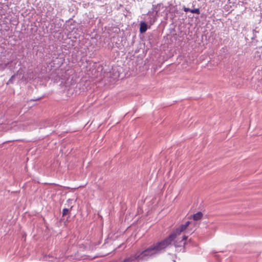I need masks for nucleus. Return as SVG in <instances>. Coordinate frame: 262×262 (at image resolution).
<instances>
[{"label": "nucleus", "instance_id": "nucleus-1", "mask_svg": "<svg viewBox=\"0 0 262 262\" xmlns=\"http://www.w3.org/2000/svg\"><path fill=\"white\" fill-rule=\"evenodd\" d=\"M63 43L61 46V49L62 52L61 54L65 55H69L72 52L73 47L77 44V42L76 40L69 38L68 41L63 42Z\"/></svg>", "mask_w": 262, "mask_h": 262}, {"label": "nucleus", "instance_id": "nucleus-2", "mask_svg": "<svg viewBox=\"0 0 262 262\" xmlns=\"http://www.w3.org/2000/svg\"><path fill=\"white\" fill-rule=\"evenodd\" d=\"M187 227L184 226V224H181L178 228H177L174 230L169 235L167 236V238L172 243V242L176 239L178 235L181 234V233L184 231L186 229Z\"/></svg>", "mask_w": 262, "mask_h": 262}, {"label": "nucleus", "instance_id": "nucleus-3", "mask_svg": "<svg viewBox=\"0 0 262 262\" xmlns=\"http://www.w3.org/2000/svg\"><path fill=\"white\" fill-rule=\"evenodd\" d=\"M188 238V236L186 235H183L182 237V239L181 241H178V239L176 240V239L172 241L173 242V245L176 247H181L182 248V252H185V246L187 245L188 243L191 242V239H190L188 241H187V239Z\"/></svg>", "mask_w": 262, "mask_h": 262}, {"label": "nucleus", "instance_id": "nucleus-4", "mask_svg": "<svg viewBox=\"0 0 262 262\" xmlns=\"http://www.w3.org/2000/svg\"><path fill=\"white\" fill-rule=\"evenodd\" d=\"M159 17L154 12L149 10L144 17V19L149 23L150 25H152L157 20Z\"/></svg>", "mask_w": 262, "mask_h": 262}, {"label": "nucleus", "instance_id": "nucleus-5", "mask_svg": "<svg viewBox=\"0 0 262 262\" xmlns=\"http://www.w3.org/2000/svg\"><path fill=\"white\" fill-rule=\"evenodd\" d=\"M64 56L63 54L58 53H54L52 55V61L54 64H56L57 67L60 66L64 60Z\"/></svg>", "mask_w": 262, "mask_h": 262}, {"label": "nucleus", "instance_id": "nucleus-6", "mask_svg": "<svg viewBox=\"0 0 262 262\" xmlns=\"http://www.w3.org/2000/svg\"><path fill=\"white\" fill-rule=\"evenodd\" d=\"M178 13V10L177 6H171L166 11L164 18L165 19H167L168 14H169L170 19L173 21L174 19L176 17V13ZM171 25H173V22L171 23Z\"/></svg>", "mask_w": 262, "mask_h": 262}, {"label": "nucleus", "instance_id": "nucleus-7", "mask_svg": "<svg viewBox=\"0 0 262 262\" xmlns=\"http://www.w3.org/2000/svg\"><path fill=\"white\" fill-rule=\"evenodd\" d=\"M259 33L258 31H256L255 29H253L250 32H248L247 36L245 37V39L249 40V37L251 38V40L253 42H257L258 41L257 34Z\"/></svg>", "mask_w": 262, "mask_h": 262}, {"label": "nucleus", "instance_id": "nucleus-8", "mask_svg": "<svg viewBox=\"0 0 262 262\" xmlns=\"http://www.w3.org/2000/svg\"><path fill=\"white\" fill-rule=\"evenodd\" d=\"M154 12L155 14L159 16L161 14V11H164L165 10V7L162 3H159L157 5H152V9L151 10Z\"/></svg>", "mask_w": 262, "mask_h": 262}, {"label": "nucleus", "instance_id": "nucleus-9", "mask_svg": "<svg viewBox=\"0 0 262 262\" xmlns=\"http://www.w3.org/2000/svg\"><path fill=\"white\" fill-rule=\"evenodd\" d=\"M80 46L79 44H76L75 46L73 47V49L71 52V56L72 58L77 59V57L79 56V52H80Z\"/></svg>", "mask_w": 262, "mask_h": 262}, {"label": "nucleus", "instance_id": "nucleus-10", "mask_svg": "<svg viewBox=\"0 0 262 262\" xmlns=\"http://www.w3.org/2000/svg\"><path fill=\"white\" fill-rule=\"evenodd\" d=\"M146 21L142 20L139 24V32L141 34L145 33L148 29V25Z\"/></svg>", "mask_w": 262, "mask_h": 262}, {"label": "nucleus", "instance_id": "nucleus-11", "mask_svg": "<svg viewBox=\"0 0 262 262\" xmlns=\"http://www.w3.org/2000/svg\"><path fill=\"white\" fill-rule=\"evenodd\" d=\"M203 216V213L201 211H198L196 213H194L192 215V219L194 221H198L202 219Z\"/></svg>", "mask_w": 262, "mask_h": 262}, {"label": "nucleus", "instance_id": "nucleus-12", "mask_svg": "<svg viewBox=\"0 0 262 262\" xmlns=\"http://www.w3.org/2000/svg\"><path fill=\"white\" fill-rule=\"evenodd\" d=\"M67 23V26H68V29H67V30H69V31H73L75 29V26L73 24V23H74L75 21H73L72 22V21L69 20Z\"/></svg>", "mask_w": 262, "mask_h": 262}, {"label": "nucleus", "instance_id": "nucleus-13", "mask_svg": "<svg viewBox=\"0 0 262 262\" xmlns=\"http://www.w3.org/2000/svg\"><path fill=\"white\" fill-rule=\"evenodd\" d=\"M46 16L48 17L50 20H53L55 17L56 16V13L54 12L50 13L49 11H48L46 13Z\"/></svg>", "mask_w": 262, "mask_h": 262}, {"label": "nucleus", "instance_id": "nucleus-14", "mask_svg": "<svg viewBox=\"0 0 262 262\" xmlns=\"http://www.w3.org/2000/svg\"><path fill=\"white\" fill-rule=\"evenodd\" d=\"M59 76L58 74H56V73H52L50 75V78L52 80H54L55 81L59 80Z\"/></svg>", "mask_w": 262, "mask_h": 262}, {"label": "nucleus", "instance_id": "nucleus-15", "mask_svg": "<svg viewBox=\"0 0 262 262\" xmlns=\"http://www.w3.org/2000/svg\"><path fill=\"white\" fill-rule=\"evenodd\" d=\"M16 75V74H14L13 75H12L11 76V77L10 78V79H9V80L7 82L6 84L8 85L9 84H10V83H11V84L13 83V82H14V80Z\"/></svg>", "mask_w": 262, "mask_h": 262}, {"label": "nucleus", "instance_id": "nucleus-16", "mask_svg": "<svg viewBox=\"0 0 262 262\" xmlns=\"http://www.w3.org/2000/svg\"><path fill=\"white\" fill-rule=\"evenodd\" d=\"M190 12L196 14H200V10L199 8L190 9Z\"/></svg>", "mask_w": 262, "mask_h": 262}, {"label": "nucleus", "instance_id": "nucleus-17", "mask_svg": "<svg viewBox=\"0 0 262 262\" xmlns=\"http://www.w3.org/2000/svg\"><path fill=\"white\" fill-rule=\"evenodd\" d=\"M115 47H116L119 50H121L123 48V46L121 43L116 42L115 43Z\"/></svg>", "mask_w": 262, "mask_h": 262}, {"label": "nucleus", "instance_id": "nucleus-18", "mask_svg": "<svg viewBox=\"0 0 262 262\" xmlns=\"http://www.w3.org/2000/svg\"><path fill=\"white\" fill-rule=\"evenodd\" d=\"M69 209L67 208H63V209H62V216H65V215H66L67 214H68V213H69Z\"/></svg>", "mask_w": 262, "mask_h": 262}, {"label": "nucleus", "instance_id": "nucleus-19", "mask_svg": "<svg viewBox=\"0 0 262 262\" xmlns=\"http://www.w3.org/2000/svg\"><path fill=\"white\" fill-rule=\"evenodd\" d=\"M176 30L174 28H170L169 29V33L171 34L172 36H174L176 34L175 33Z\"/></svg>", "mask_w": 262, "mask_h": 262}, {"label": "nucleus", "instance_id": "nucleus-20", "mask_svg": "<svg viewBox=\"0 0 262 262\" xmlns=\"http://www.w3.org/2000/svg\"><path fill=\"white\" fill-rule=\"evenodd\" d=\"M9 64V62L5 63L4 64H0V70L3 71L5 70Z\"/></svg>", "mask_w": 262, "mask_h": 262}, {"label": "nucleus", "instance_id": "nucleus-21", "mask_svg": "<svg viewBox=\"0 0 262 262\" xmlns=\"http://www.w3.org/2000/svg\"><path fill=\"white\" fill-rule=\"evenodd\" d=\"M48 258H47V255L45 254L42 255V256L40 258V260L42 261H47Z\"/></svg>", "mask_w": 262, "mask_h": 262}, {"label": "nucleus", "instance_id": "nucleus-22", "mask_svg": "<svg viewBox=\"0 0 262 262\" xmlns=\"http://www.w3.org/2000/svg\"><path fill=\"white\" fill-rule=\"evenodd\" d=\"M28 75L30 79H33L34 78V74L33 72L28 73Z\"/></svg>", "mask_w": 262, "mask_h": 262}, {"label": "nucleus", "instance_id": "nucleus-23", "mask_svg": "<svg viewBox=\"0 0 262 262\" xmlns=\"http://www.w3.org/2000/svg\"><path fill=\"white\" fill-rule=\"evenodd\" d=\"M42 97H43V96H40V97H37V98H34L33 99H31L30 100V101H35L39 100L41 98H42Z\"/></svg>", "mask_w": 262, "mask_h": 262}, {"label": "nucleus", "instance_id": "nucleus-24", "mask_svg": "<svg viewBox=\"0 0 262 262\" xmlns=\"http://www.w3.org/2000/svg\"><path fill=\"white\" fill-rule=\"evenodd\" d=\"M183 9L185 12H190V9L185 6L183 7Z\"/></svg>", "mask_w": 262, "mask_h": 262}, {"label": "nucleus", "instance_id": "nucleus-25", "mask_svg": "<svg viewBox=\"0 0 262 262\" xmlns=\"http://www.w3.org/2000/svg\"><path fill=\"white\" fill-rule=\"evenodd\" d=\"M190 222L188 221L186 222L183 224L185 226H186L187 228V227L190 225Z\"/></svg>", "mask_w": 262, "mask_h": 262}, {"label": "nucleus", "instance_id": "nucleus-26", "mask_svg": "<svg viewBox=\"0 0 262 262\" xmlns=\"http://www.w3.org/2000/svg\"><path fill=\"white\" fill-rule=\"evenodd\" d=\"M236 0H228V2L230 3H232L233 4H235L236 3Z\"/></svg>", "mask_w": 262, "mask_h": 262}, {"label": "nucleus", "instance_id": "nucleus-27", "mask_svg": "<svg viewBox=\"0 0 262 262\" xmlns=\"http://www.w3.org/2000/svg\"><path fill=\"white\" fill-rule=\"evenodd\" d=\"M72 201V199H69L67 200V202L68 203H69L70 202H71V201Z\"/></svg>", "mask_w": 262, "mask_h": 262}, {"label": "nucleus", "instance_id": "nucleus-28", "mask_svg": "<svg viewBox=\"0 0 262 262\" xmlns=\"http://www.w3.org/2000/svg\"><path fill=\"white\" fill-rule=\"evenodd\" d=\"M52 257V256L50 254L47 255V258H50V257Z\"/></svg>", "mask_w": 262, "mask_h": 262}, {"label": "nucleus", "instance_id": "nucleus-29", "mask_svg": "<svg viewBox=\"0 0 262 262\" xmlns=\"http://www.w3.org/2000/svg\"><path fill=\"white\" fill-rule=\"evenodd\" d=\"M173 262H176L175 260H173Z\"/></svg>", "mask_w": 262, "mask_h": 262}]
</instances>
